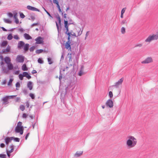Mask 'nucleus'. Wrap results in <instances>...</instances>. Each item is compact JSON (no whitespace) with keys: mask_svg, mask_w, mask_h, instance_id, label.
Instances as JSON below:
<instances>
[{"mask_svg":"<svg viewBox=\"0 0 158 158\" xmlns=\"http://www.w3.org/2000/svg\"><path fill=\"white\" fill-rule=\"evenodd\" d=\"M38 61L39 63L40 64H42L43 62V60L40 58L38 59Z\"/></svg>","mask_w":158,"mask_h":158,"instance_id":"43","label":"nucleus"},{"mask_svg":"<svg viewBox=\"0 0 158 158\" xmlns=\"http://www.w3.org/2000/svg\"><path fill=\"white\" fill-rule=\"evenodd\" d=\"M29 134H30V133H28L26 135V136L25 137V139L26 140L27 139V138L29 136Z\"/></svg>","mask_w":158,"mask_h":158,"instance_id":"59","label":"nucleus"},{"mask_svg":"<svg viewBox=\"0 0 158 158\" xmlns=\"http://www.w3.org/2000/svg\"><path fill=\"white\" fill-rule=\"evenodd\" d=\"M83 151L82 150L77 151L74 155V156L75 158L79 157L83 155Z\"/></svg>","mask_w":158,"mask_h":158,"instance_id":"7","label":"nucleus"},{"mask_svg":"<svg viewBox=\"0 0 158 158\" xmlns=\"http://www.w3.org/2000/svg\"><path fill=\"white\" fill-rule=\"evenodd\" d=\"M20 100V98L18 97V98H16V99L15 101L16 102H18Z\"/></svg>","mask_w":158,"mask_h":158,"instance_id":"57","label":"nucleus"},{"mask_svg":"<svg viewBox=\"0 0 158 158\" xmlns=\"http://www.w3.org/2000/svg\"><path fill=\"white\" fill-rule=\"evenodd\" d=\"M158 39V32L156 34H152L149 35L145 40V42L146 43H150L153 40H157Z\"/></svg>","mask_w":158,"mask_h":158,"instance_id":"3","label":"nucleus"},{"mask_svg":"<svg viewBox=\"0 0 158 158\" xmlns=\"http://www.w3.org/2000/svg\"><path fill=\"white\" fill-rule=\"evenodd\" d=\"M15 86L16 88H19L20 86V83L18 82L16 84Z\"/></svg>","mask_w":158,"mask_h":158,"instance_id":"48","label":"nucleus"},{"mask_svg":"<svg viewBox=\"0 0 158 158\" xmlns=\"http://www.w3.org/2000/svg\"><path fill=\"white\" fill-rule=\"evenodd\" d=\"M83 68V67H82L81 70L80 71L79 73V76H82L84 74Z\"/></svg>","mask_w":158,"mask_h":158,"instance_id":"32","label":"nucleus"},{"mask_svg":"<svg viewBox=\"0 0 158 158\" xmlns=\"http://www.w3.org/2000/svg\"><path fill=\"white\" fill-rule=\"evenodd\" d=\"M7 66L8 68V70H12L13 69V65L11 63L7 64Z\"/></svg>","mask_w":158,"mask_h":158,"instance_id":"20","label":"nucleus"},{"mask_svg":"<svg viewBox=\"0 0 158 158\" xmlns=\"http://www.w3.org/2000/svg\"><path fill=\"white\" fill-rule=\"evenodd\" d=\"M27 8L29 10L32 11H39V10L37 8L30 6H27Z\"/></svg>","mask_w":158,"mask_h":158,"instance_id":"14","label":"nucleus"},{"mask_svg":"<svg viewBox=\"0 0 158 158\" xmlns=\"http://www.w3.org/2000/svg\"><path fill=\"white\" fill-rule=\"evenodd\" d=\"M153 61L152 58L151 57H149L147 58L144 60L142 61V64H148L152 62Z\"/></svg>","mask_w":158,"mask_h":158,"instance_id":"10","label":"nucleus"},{"mask_svg":"<svg viewBox=\"0 0 158 158\" xmlns=\"http://www.w3.org/2000/svg\"><path fill=\"white\" fill-rule=\"evenodd\" d=\"M16 95H11V96H7L8 99H13L16 96Z\"/></svg>","mask_w":158,"mask_h":158,"instance_id":"40","label":"nucleus"},{"mask_svg":"<svg viewBox=\"0 0 158 158\" xmlns=\"http://www.w3.org/2000/svg\"><path fill=\"white\" fill-rule=\"evenodd\" d=\"M106 105L107 107L111 108L113 106L114 103L111 99H109L106 102Z\"/></svg>","mask_w":158,"mask_h":158,"instance_id":"6","label":"nucleus"},{"mask_svg":"<svg viewBox=\"0 0 158 158\" xmlns=\"http://www.w3.org/2000/svg\"><path fill=\"white\" fill-rule=\"evenodd\" d=\"M68 56H69L68 57L69 58V61H72L71 54H68Z\"/></svg>","mask_w":158,"mask_h":158,"instance_id":"49","label":"nucleus"},{"mask_svg":"<svg viewBox=\"0 0 158 158\" xmlns=\"http://www.w3.org/2000/svg\"><path fill=\"white\" fill-rule=\"evenodd\" d=\"M10 47L9 46H8L6 49H3L2 50V53L5 54H6L7 52L10 51Z\"/></svg>","mask_w":158,"mask_h":158,"instance_id":"15","label":"nucleus"},{"mask_svg":"<svg viewBox=\"0 0 158 158\" xmlns=\"http://www.w3.org/2000/svg\"><path fill=\"white\" fill-rule=\"evenodd\" d=\"M19 71H16L15 72V75H18V74H19Z\"/></svg>","mask_w":158,"mask_h":158,"instance_id":"63","label":"nucleus"},{"mask_svg":"<svg viewBox=\"0 0 158 158\" xmlns=\"http://www.w3.org/2000/svg\"><path fill=\"white\" fill-rule=\"evenodd\" d=\"M28 116V114L25 113H23L22 115V117L23 118H26Z\"/></svg>","mask_w":158,"mask_h":158,"instance_id":"44","label":"nucleus"},{"mask_svg":"<svg viewBox=\"0 0 158 158\" xmlns=\"http://www.w3.org/2000/svg\"><path fill=\"white\" fill-rule=\"evenodd\" d=\"M15 131L16 133H19L20 135L23 133V128L22 126V123L19 122L18 123L17 126L15 128Z\"/></svg>","mask_w":158,"mask_h":158,"instance_id":"4","label":"nucleus"},{"mask_svg":"<svg viewBox=\"0 0 158 158\" xmlns=\"http://www.w3.org/2000/svg\"><path fill=\"white\" fill-rule=\"evenodd\" d=\"M2 70L3 72L6 74H8L9 73L8 69H6L5 66H2Z\"/></svg>","mask_w":158,"mask_h":158,"instance_id":"22","label":"nucleus"},{"mask_svg":"<svg viewBox=\"0 0 158 158\" xmlns=\"http://www.w3.org/2000/svg\"><path fill=\"white\" fill-rule=\"evenodd\" d=\"M127 21L126 20L123 19V20L121 23V24L122 25H127Z\"/></svg>","mask_w":158,"mask_h":158,"instance_id":"28","label":"nucleus"},{"mask_svg":"<svg viewBox=\"0 0 158 158\" xmlns=\"http://www.w3.org/2000/svg\"><path fill=\"white\" fill-rule=\"evenodd\" d=\"M7 15L10 18H11L13 16V14L10 12L8 13L7 14Z\"/></svg>","mask_w":158,"mask_h":158,"instance_id":"41","label":"nucleus"},{"mask_svg":"<svg viewBox=\"0 0 158 158\" xmlns=\"http://www.w3.org/2000/svg\"><path fill=\"white\" fill-rule=\"evenodd\" d=\"M27 86L30 90H31L33 88L32 83L31 81H29L27 84Z\"/></svg>","mask_w":158,"mask_h":158,"instance_id":"18","label":"nucleus"},{"mask_svg":"<svg viewBox=\"0 0 158 158\" xmlns=\"http://www.w3.org/2000/svg\"><path fill=\"white\" fill-rule=\"evenodd\" d=\"M18 16V13L17 12L14 13V18L15 19L17 18Z\"/></svg>","mask_w":158,"mask_h":158,"instance_id":"45","label":"nucleus"},{"mask_svg":"<svg viewBox=\"0 0 158 158\" xmlns=\"http://www.w3.org/2000/svg\"><path fill=\"white\" fill-rule=\"evenodd\" d=\"M82 30H81L80 28L75 26L70 31H66L65 33L68 35L69 39L72 36L74 37H77L80 35L82 33Z\"/></svg>","mask_w":158,"mask_h":158,"instance_id":"2","label":"nucleus"},{"mask_svg":"<svg viewBox=\"0 0 158 158\" xmlns=\"http://www.w3.org/2000/svg\"><path fill=\"white\" fill-rule=\"evenodd\" d=\"M4 60L7 64L11 63V59L8 57H6L4 59Z\"/></svg>","mask_w":158,"mask_h":158,"instance_id":"17","label":"nucleus"},{"mask_svg":"<svg viewBox=\"0 0 158 158\" xmlns=\"http://www.w3.org/2000/svg\"><path fill=\"white\" fill-rule=\"evenodd\" d=\"M56 27L57 28V29L58 32H59V27L58 24L56 22Z\"/></svg>","mask_w":158,"mask_h":158,"instance_id":"58","label":"nucleus"},{"mask_svg":"<svg viewBox=\"0 0 158 158\" xmlns=\"http://www.w3.org/2000/svg\"><path fill=\"white\" fill-rule=\"evenodd\" d=\"M70 39H69V37H68V41L66 42L65 44V48L68 50H70L71 48L70 44L71 42L70 41Z\"/></svg>","mask_w":158,"mask_h":158,"instance_id":"9","label":"nucleus"},{"mask_svg":"<svg viewBox=\"0 0 158 158\" xmlns=\"http://www.w3.org/2000/svg\"><path fill=\"white\" fill-rule=\"evenodd\" d=\"M32 73L33 74L36 73V71L35 70H33L32 72Z\"/></svg>","mask_w":158,"mask_h":158,"instance_id":"64","label":"nucleus"},{"mask_svg":"<svg viewBox=\"0 0 158 158\" xmlns=\"http://www.w3.org/2000/svg\"><path fill=\"white\" fill-rule=\"evenodd\" d=\"M126 9V8H123V9L121 10V13L123 14L125 11Z\"/></svg>","mask_w":158,"mask_h":158,"instance_id":"54","label":"nucleus"},{"mask_svg":"<svg viewBox=\"0 0 158 158\" xmlns=\"http://www.w3.org/2000/svg\"><path fill=\"white\" fill-rule=\"evenodd\" d=\"M8 98L7 96L3 98L2 99V104L6 105L8 104Z\"/></svg>","mask_w":158,"mask_h":158,"instance_id":"13","label":"nucleus"},{"mask_svg":"<svg viewBox=\"0 0 158 158\" xmlns=\"http://www.w3.org/2000/svg\"><path fill=\"white\" fill-rule=\"evenodd\" d=\"M0 158H6V155L3 154H0Z\"/></svg>","mask_w":158,"mask_h":158,"instance_id":"42","label":"nucleus"},{"mask_svg":"<svg viewBox=\"0 0 158 158\" xmlns=\"http://www.w3.org/2000/svg\"><path fill=\"white\" fill-rule=\"evenodd\" d=\"M23 36L27 40L31 39L32 38L31 36H30L28 34H27V33L24 34Z\"/></svg>","mask_w":158,"mask_h":158,"instance_id":"19","label":"nucleus"},{"mask_svg":"<svg viewBox=\"0 0 158 158\" xmlns=\"http://www.w3.org/2000/svg\"><path fill=\"white\" fill-rule=\"evenodd\" d=\"M124 78L123 77L120 79L117 82L115 83L114 86L116 87H118L119 85H121L123 82Z\"/></svg>","mask_w":158,"mask_h":158,"instance_id":"11","label":"nucleus"},{"mask_svg":"<svg viewBox=\"0 0 158 158\" xmlns=\"http://www.w3.org/2000/svg\"><path fill=\"white\" fill-rule=\"evenodd\" d=\"M24 57L21 55H18L16 58L17 62L19 63H22L24 61Z\"/></svg>","mask_w":158,"mask_h":158,"instance_id":"8","label":"nucleus"},{"mask_svg":"<svg viewBox=\"0 0 158 158\" xmlns=\"http://www.w3.org/2000/svg\"><path fill=\"white\" fill-rule=\"evenodd\" d=\"M14 38L16 40H19V37L17 35H14Z\"/></svg>","mask_w":158,"mask_h":158,"instance_id":"50","label":"nucleus"},{"mask_svg":"<svg viewBox=\"0 0 158 158\" xmlns=\"http://www.w3.org/2000/svg\"><path fill=\"white\" fill-rule=\"evenodd\" d=\"M22 69L23 71H27L28 70V69L26 65L25 64H24L22 66Z\"/></svg>","mask_w":158,"mask_h":158,"instance_id":"25","label":"nucleus"},{"mask_svg":"<svg viewBox=\"0 0 158 158\" xmlns=\"http://www.w3.org/2000/svg\"><path fill=\"white\" fill-rule=\"evenodd\" d=\"M121 32L122 34H124L126 32L125 28L123 27H122L121 28Z\"/></svg>","mask_w":158,"mask_h":158,"instance_id":"30","label":"nucleus"},{"mask_svg":"<svg viewBox=\"0 0 158 158\" xmlns=\"http://www.w3.org/2000/svg\"><path fill=\"white\" fill-rule=\"evenodd\" d=\"M1 28L4 31H7V30L6 29H5L4 27H1Z\"/></svg>","mask_w":158,"mask_h":158,"instance_id":"61","label":"nucleus"},{"mask_svg":"<svg viewBox=\"0 0 158 158\" xmlns=\"http://www.w3.org/2000/svg\"><path fill=\"white\" fill-rule=\"evenodd\" d=\"M64 26L66 28V31H69V26L68 25V22L67 21L64 20Z\"/></svg>","mask_w":158,"mask_h":158,"instance_id":"23","label":"nucleus"},{"mask_svg":"<svg viewBox=\"0 0 158 158\" xmlns=\"http://www.w3.org/2000/svg\"><path fill=\"white\" fill-rule=\"evenodd\" d=\"M20 17L21 18L23 19L25 17V16L23 13H21L20 14Z\"/></svg>","mask_w":158,"mask_h":158,"instance_id":"52","label":"nucleus"},{"mask_svg":"<svg viewBox=\"0 0 158 158\" xmlns=\"http://www.w3.org/2000/svg\"><path fill=\"white\" fill-rule=\"evenodd\" d=\"M6 83V80H4L2 82V85H5Z\"/></svg>","mask_w":158,"mask_h":158,"instance_id":"60","label":"nucleus"},{"mask_svg":"<svg viewBox=\"0 0 158 158\" xmlns=\"http://www.w3.org/2000/svg\"><path fill=\"white\" fill-rule=\"evenodd\" d=\"M109 96L110 98H111L113 97V94L112 92L110 91L109 93Z\"/></svg>","mask_w":158,"mask_h":158,"instance_id":"38","label":"nucleus"},{"mask_svg":"<svg viewBox=\"0 0 158 158\" xmlns=\"http://www.w3.org/2000/svg\"><path fill=\"white\" fill-rule=\"evenodd\" d=\"M48 60L49 64H51L52 63V60L50 58H48Z\"/></svg>","mask_w":158,"mask_h":158,"instance_id":"37","label":"nucleus"},{"mask_svg":"<svg viewBox=\"0 0 158 158\" xmlns=\"http://www.w3.org/2000/svg\"><path fill=\"white\" fill-rule=\"evenodd\" d=\"M19 79L21 80H22L23 79V77H24L23 76V74H19Z\"/></svg>","mask_w":158,"mask_h":158,"instance_id":"36","label":"nucleus"},{"mask_svg":"<svg viewBox=\"0 0 158 158\" xmlns=\"http://www.w3.org/2000/svg\"><path fill=\"white\" fill-rule=\"evenodd\" d=\"M137 139L132 135H129L127 137L125 143V146L128 149H131L137 145Z\"/></svg>","mask_w":158,"mask_h":158,"instance_id":"1","label":"nucleus"},{"mask_svg":"<svg viewBox=\"0 0 158 158\" xmlns=\"http://www.w3.org/2000/svg\"><path fill=\"white\" fill-rule=\"evenodd\" d=\"M38 25V23H33V24H32V26L33 27V26H34L37 25Z\"/></svg>","mask_w":158,"mask_h":158,"instance_id":"62","label":"nucleus"},{"mask_svg":"<svg viewBox=\"0 0 158 158\" xmlns=\"http://www.w3.org/2000/svg\"><path fill=\"white\" fill-rule=\"evenodd\" d=\"M29 45L28 44H25L24 46L23 49L25 51H27L29 49Z\"/></svg>","mask_w":158,"mask_h":158,"instance_id":"24","label":"nucleus"},{"mask_svg":"<svg viewBox=\"0 0 158 158\" xmlns=\"http://www.w3.org/2000/svg\"><path fill=\"white\" fill-rule=\"evenodd\" d=\"M15 22L16 24H18L19 23V20L18 18L15 19Z\"/></svg>","mask_w":158,"mask_h":158,"instance_id":"53","label":"nucleus"},{"mask_svg":"<svg viewBox=\"0 0 158 158\" xmlns=\"http://www.w3.org/2000/svg\"><path fill=\"white\" fill-rule=\"evenodd\" d=\"M53 3L56 4H57L58 3H59L58 1H57V0H53Z\"/></svg>","mask_w":158,"mask_h":158,"instance_id":"56","label":"nucleus"},{"mask_svg":"<svg viewBox=\"0 0 158 158\" xmlns=\"http://www.w3.org/2000/svg\"><path fill=\"white\" fill-rule=\"evenodd\" d=\"M57 18L58 20L59 23L60 24L61 20V19H60V17L59 16H58L57 17Z\"/></svg>","mask_w":158,"mask_h":158,"instance_id":"51","label":"nucleus"},{"mask_svg":"<svg viewBox=\"0 0 158 158\" xmlns=\"http://www.w3.org/2000/svg\"><path fill=\"white\" fill-rule=\"evenodd\" d=\"M10 148H11V149L10 150L7 151H8L9 152V153H11L13 151L14 147L13 146H10Z\"/></svg>","mask_w":158,"mask_h":158,"instance_id":"35","label":"nucleus"},{"mask_svg":"<svg viewBox=\"0 0 158 158\" xmlns=\"http://www.w3.org/2000/svg\"><path fill=\"white\" fill-rule=\"evenodd\" d=\"M29 96H30V97H31V98L32 99H33L35 98V96L33 94H32V93L30 94Z\"/></svg>","mask_w":158,"mask_h":158,"instance_id":"39","label":"nucleus"},{"mask_svg":"<svg viewBox=\"0 0 158 158\" xmlns=\"http://www.w3.org/2000/svg\"><path fill=\"white\" fill-rule=\"evenodd\" d=\"M35 48V47L34 46H33L31 47V48H30L29 49L30 51H31V52L33 51H34V50Z\"/></svg>","mask_w":158,"mask_h":158,"instance_id":"46","label":"nucleus"},{"mask_svg":"<svg viewBox=\"0 0 158 158\" xmlns=\"http://www.w3.org/2000/svg\"><path fill=\"white\" fill-rule=\"evenodd\" d=\"M19 108L20 110L23 111L25 109V107L23 105H21L20 106Z\"/></svg>","mask_w":158,"mask_h":158,"instance_id":"33","label":"nucleus"},{"mask_svg":"<svg viewBox=\"0 0 158 158\" xmlns=\"http://www.w3.org/2000/svg\"><path fill=\"white\" fill-rule=\"evenodd\" d=\"M13 81V79L11 78L10 79L9 82L8 83L7 85L8 86H11L12 85V83Z\"/></svg>","mask_w":158,"mask_h":158,"instance_id":"29","label":"nucleus"},{"mask_svg":"<svg viewBox=\"0 0 158 158\" xmlns=\"http://www.w3.org/2000/svg\"><path fill=\"white\" fill-rule=\"evenodd\" d=\"M8 42L7 41H3L1 44V46L2 47H5L6 46Z\"/></svg>","mask_w":158,"mask_h":158,"instance_id":"27","label":"nucleus"},{"mask_svg":"<svg viewBox=\"0 0 158 158\" xmlns=\"http://www.w3.org/2000/svg\"><path fill=\"white\" fill-rule=\"evenodd\" d=\"M14 137H7L5 139V143L6 144L8 145L9 143L13 139Z\"/></svg>","mask_w":158,"mask_h":158,"instance_id":"12","label":"nucleus"},{"mask_svg":"<svg viewBox=\"0 0 158 158\" xmlns=\"http://www.w3.org/2000/svg\"><path fill=\"white\" fill-rule=\"evenodd\" d=\"M13 139H14V140L16 142H19V141L20 139L19 138H13Z\"/></svg>","mask_w":158,"mask_h":158,"instance_id":"47","label":"nucleus"},{"mask_svg":"<svg viewBox=\"0 0 158 158\" xmlns=\"http://www.w3.org/2000/svg\"><path fill=\"white\" fill-rule=\"evenodd\" d=\"M23 76L24 77H26L28 79H30L31 78V76L28 74L27 72H23Z\"/></svg>","mask_w":158,"mask_h":158,"instance_id":"21","label":"nucleus"},{"mask_svg":"<svg viewBox=\"0 0 158 158\" xmlns=\"http://www.w3.org/2000/svg\"><path fill=\"white\" fill-rule=\"evenodd\" d=\"M0 146L2 148H3L5 147V144L3 143H2L0 145Z\"/></svg>","mask_w":158,"mask_h":158,"instance_id":"55","label":"nucleus"},{"mask_svg":"<svg viewBox=\"0 0 158 158\" xmlns=\"http://www.w3.org/2000/svg\"><path fill=\"white\" fill-rule=\"evenodd\" d=\"M3 21L5 23H11L12 22L11 21L8 19H4Z\"/></svg>","mask_w":158,"mask_h":158,"instance_id":"26","label":"nucleus"},{"mask_svg":"<svg viewBox=\"0 0 158 158\" xmlns=\"http://www.w3.org/2000/svg\"><path fill=\"white\" fill-rule=\"evenodd\" d=\"M24 44L23 41H20L19 42L18 44V47L19 49H21Z\"/></svg>","mask_w":158,"mask_h":158,"instance_id":"16","label":"nucleus"},{"mask_svg":"<svg viewBox=\"0 0 158 158\" xmlns=\"http://www.w3.org/2000/svg\"><path fill=\"white\" fill-rule=\"evenodd\" d=\"M13 38V36L11 34H9L7 36V39L9 40H11Z\"/></svg>","mask_w":158,"mask_h":158,"instance_id":"34","label":"nucleus"},{"mask_svg":"<svg viewBox=\"0 0 158 158\" xmlns=\"http://www.w3.org/2000/svg\"><path fill=\"white\" fill-rule=\"evenodd\" d=\"M36 41V44H44V38L41 36H39L35 39Z\"/></svg>","mask_w":158,"mask_h":158,"instance_id":"5","label":"nucleus"},{"mask_svg":"<svg viewBox=\"0 0 158 158\" xmlns=\"http://www.w3.org/2000/svg\"><path fill=\"white\" fill-rule=\"evenodd\" d=\"M44 52V50L43 49H38L35 52L37 54H40Z\"/></svg>","mask_w":158,"mask_h":158,"instance_id":"31","label":"nucleus"}]
</instances>
